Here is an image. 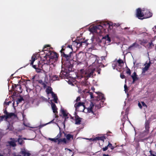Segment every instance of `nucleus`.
Returning a JSON list of instances; mask_svg holds the SVG:
<instances>
[{"mask_svg": "<svg viewBox=\"0 0 156 156\" xmlns=\"http://www.w3.org/2000/svg\"><path fill=\"white\" fill-rule=\"evenodd\" d=\"M84 103L79 102L76 103L74 105V107L76 110L80 111H83L86 113H92L94 114L93 111V108L94 107V105L92 102H90L89 107H86L84 105Z\"/></svg>", "mask_w": 156, "mask_h": 156, "instance_id": "1", "label": "nucleus"}, {"mask_svg": "<svg viewBox=\"0 0 156 156\" xmlns=\"http://www.w3.org/2000/svg\"><path fill=\"white\" fill-rule=\"evenodd\" d=\"M149 152L150 154L151 155V156H156V155L155 154H153L152 153V151L151 150H150L149 151Z\"/></svg>", "mask_w": 156, "mask_h": 156, "instance_id": "52", "label": "nucleus"}, {"mask_svg": "<svg viewBox=\"0 0 156 156\" xmlns=\"http://www.w3.org/2000/svg\"><path fill=\"white\" fill-rule=\"evenodd\" d=\"M20 154H21L23 156H30L31 155L29 151L24 148H21Z\"/></svg>", "mask_w": 156, "mask_h": 156, "instance_id": "9", "label": "nucleus"}, {"mask_svg": "<svg viewBox=\"0 0 156 156\" xmlns=\"http://www.w3.org/2000/svg\"><path fill=\"white\" fill-rule=\"evenodd\" d=\"M52 98H53V101L56 103H58L57 101L58 100L57 96L56 94H55L54 92H52L51 94Z\"/></svg>", "mask_w": 156, "mask_h": 156, "instance_id": "20", "label": "nucleus"}, {"mask_svg": "<svg viewBox=\"0 0 156 156\" xmlns=\"http://www.w3.org/2000/svg\"><path fill=\"white\" fill-rule=\"evenodd\" d=\"M142 11H144V16L146 17L145 18H148L152 16V13L151 12L148 10H143Z\"/></svg>", "mask_w": 156, "mask_h": 156, "instance_id": "14", "label": "nucleus"}, {"mask_svg": "<svg viewBox=\"0 0 156 156\" xmlns=\"http://www.w3.org/2000/svg\"><path fill=\"white\" fill-rule=\"evenodd\" d=\"M84 57V55L83 53L80 52L76 55V58L78 61L79 62L80 61L82 62L83 60Z\"/></svg>", "mask_w": 156, "mask_h": 156, "instance_id": "12", "label": "nucleus"}, {"mask_svg": "<svg viewBox=\"0 0 156 156\" xmlns=\"http://www.w3.org/2000/svg\"><path fill=\"white\" fill-rule=\"evenodd\" d=\"M103 28L104 29L105 28L102 25H98L93 27V29L95 32L98 33H100L101 32V30Z\"/></svg>", "mask_w": 156, "mask_h": 156, "instance_id": "7", "label": "nucleus"}, {"mask_svg": "<svg viewBox=\"0 0 156 156\" xmlns=\"http://www.w3.org/2000/svg\"><path fill=\"white\" fill-rule=\"evenodd\" d=\"M23 100V99L22 97L18 99V100L17 101V104H18L19 103L21 102V101Z\"/></svg>", "mask_w": 156, "mask_h": 156, "instance_id": "42", "label": "nucleus"}, {"mask_svg": "<svg viewBox=\"0 0 156 156\" xmlns=\"http://www.w3.org/2000/svg\"><path fill=\"white\" fill-rule=\"evenodd\" d=\"M15 114L13 113H8L7 115H6V119H7L9 118H11L13 116H15Z\"/></svg>", "mask_w": 156, "mask_h": 156, "instance_id": "22", "label": "nucleus"}, {"mask_svg": "<svg viewBox=\"0 0 156 156\" xmlns=\"http://www.w3.org/2000/svg\"><path fill=\"white\" fill-rule=\"evenodd\" d=\"M48 139L51 141H53L55 143H56L57 142V139H56L55 138H49Z\"/></svg>", "mask_w": 156, "mask_h": 156, "instance_id": "40", "label": "nucleus"}, {"mask_svg": "<svg viewBox=\"0 0 156 156\" xmlns=\"http://www.w3.org/2000/svg\"><path fill=\"white\" fill-rule=\"evenodd\" d=\"M109 22H104L102 24V25L103 27L105 26V27H108V24Z\"/></svg>", "mask_w": 156, "mask_h": 156, "instance_id": "35", "label": "nucleus"}, {"mask_svg": "<svg viewBox=\"0 0 156 156\" xmlns=\"http://www.w3.org/2000/svg\"><path fill=\"white\" fill-rule=\"evenodd\" d=\"M17 141L18 142L19 144L20 145H22L23 142L24 141L21 138H19L17 139Z\"/></svg>", "mask_w": 156, "mask_h": 156, "instance_id": "30", "label": "nucleus"}, {"mask_svg": "<svg viewBox=\"0 0 156 156\" xmlns=\"http://www.w3.org/2000/svg\"><path fill=\"white\" fill-rule=\"evenodd\" d=\"M35 56H34V55H33L31 57V60H30V65H32V67H33V68H34V69H37L38 68V67H37V65H33V63H34V61L35 60Z\"/></svg>", "mask_w": 156, "mask_h": 156, "instance_id": "13", "label": "nucleus"}, {"mask_svg": "<svg viewBox=\"0 0 156 156\" xmlns=\"http://www.w3.org/2000/svg\"><path fill=\"white\" fill-rule=\"evenodd\" d=\"M94 71V69H89L85 73V77L88 78L90 77H93V74Z\"/></svg>", "mask_w": 156, "mask_h": 156, "instance_id": "11", "label": "nucleus"}, {"mask_svg": "<svg viewBox=\"0 0 156 156\" xmlns=\"http://www.w3.org/2000/svg\"><path fill=\"white\" fill-rule=\"evenodd\" d=\"M57 141L58 144H61L62 142L65 144H66L67 143V140L65 138L59 139L57 140Z\"/></svg>", "mask_w": 156, "mask_h": 156, "instance_id": "19", "label": "nucleus"}, {"mask_svg": "<svg viewBox=\"0 0 156 156\" xmlns=\"http://www.w3.org/2000/svg\"><path fill=\"white\" fill-rule=\"evenodd\" d=\"M1 120H2L4 118H5L6 119V115H2L1 116Z\"/></svg>", "mask_w": 156, "mask_h": 156, "instance_id": "54", "label": "nucleus"}, {"mask_svg": "<svg viewBox=\"0 0 156 156\" xmlns=\"http://www.w3.org/2000/svg\"><path fill=\"white\" fill-rule=\"evenodd\" d=\"M38 83H40L43 86L44 88H45L46 87V83H45L44 82H43L42 80H40L38 81Z\"/></svg>", "mask_w": 156, "mask_h": 156, "instance_id": "26", "label": "nucleus"}, {"mask_svg": "<svg viewBox=\"0 0 156 156\" xmlns=\"http://www.w3.org/2000/svg\"><path fill=\"white\" fill-rule=\"evenodd\" d=\"M58 134L59 135V137L61 138L62 137V133L60 131Z\"/></svg>", "mask_w": 156, "mask_h": 156, "instance_id": "57", "label": "nucleus"}, {"mask_svg": "<svg viewBox=\"0 0 156 156\" xmlns=\"http://www.w3.org/2000/svg\"><path fill=\"white\" fill-rule=\"evenodd\" d=\"M20 154H20V152L19 153L14 152L13 153L12 155L13 156H22Z\"/></svg>", "mask_w": 156, "mask_h": 156, "instance_id": "39", "label": "nucleus"}, {"mask_svg": "<svg viewBox=\"0 0 156 156\" xmlns=\"http://www.w3.org/2000/svg\"><path fill=\"white\" fill-rule=\"evenodd\" d=\"M15 88H17L18 87H19L20 88H21L20 85L18 84H15Z\"/></svg>", "mask_w": 156, "mask_h": 156, "instance_id": "48", "label": "nucleus"}, {"mask_svg": "<svg viewBox=\"0 0 156 156\" xmlns=\"http://www.w3.org/2000/svg\"><path fill=\"white\" fill-rule=\"evenodd\" d=\"M148 45H149V48H151L152 46H154V45L153 44L152 42H149Z\"/></svg>", "mask_w": 156, "mask_h": 156, "instance_id": "44", "label": "nucleus"}, {"mask_svg": "<svg viewBox=\"0 0 156 156\" xmlns=\"http://www.w3.org/2000/svg\"><path fill=\"white\" fill-rule=\"evenodd\" d=\"M63 133L64 134L65 136L66 137L67 140L69 141H70L73 139V135L70 134H67L64 132H63Z\"/></svg>", "mask_w": 156, "mask_h": 156, "instance_id": "15", "label": "nucleus"}, {"mask_svg": "<svg viewBox=\"0 0 156 156\" xmlns=\"http://www.w3.org/2000/svg\"><path fill=\"white\" fill-rule=\"evenodd\" d=\"M73 51V49H71L68 47L65 48L64 49L63 47L62 48V49L60 51L61 53H64L65 54L71 55Z\"/></svg>", "mask_w": 156, "mask_h": 156, "instance_id": "5", "label": "nucleus"}, {"mask_svg": "<svg viewBox=\"0 0 156 156\" xmlns=\"http://www.w3.org/2000/svg\"><path fill=\"white\" fill-rule=\"evenodd\" d=\"M38 68L36 70V71L37 73H39L40 70H41V69H40L41 67V64H40L39 63L38 64Z\"/></svg>", "mask_w": 156, "mask_h": 156, "instance_id": "34", "label": "nucleus"}, {"mask_svg": "<svg viewBox=\"0 0 156 156\" xmlns=\"http://www.w3.org/2000/svg\"><path fill=\"white\" fill-rule=\"evenodd\" d=\"M104 38L109 42L111 41L110 38L108 35H107L106 36H105Z\"/></svg>", "mask_w": 156, "mask_h": 156, "instance_id": "36", "label": "nucleus"}, {"mask_svg": "<svg viewBox=\"0 0 156 156\" xmlns=\"http://www.w3.org/2000/svg\"><path fill=\"white\" fill-rule=\"evenodd\" d=\"M67 47H68L69 48H70L71 49H73L72 45H69Z\"/></svg>", "mask_w": 156, "mask_h": 156, "instance_id": "60", "label": "nucleus"}, {"mask_svg": "<svg viewBox=\"0 0 156 156\" xmlns=\"http://www.w3.org/2000/svg\"><path fill=\"white\" fill-rule=\"evenodd\" d=\"M51 79L53 81H55L56 80H58V76L56 75H53L51 77Z\"/></svg>", "mask_w": 156, "mask_h": 156, "instance_id": "23", "label": "nucleus"}, {"mask_svg": "<svg viewBox=\"0 0 156 156\" xmlns=\"http://www.w3.org/2000/svg\"><path fill=\"white\" fill-rule=\"evenodd\" d=\"M148 64H149V65L151 66V65L152 64L151 62L150 61H149V62L147 63Z\"/></svg>", "mask_w": 156, "mask_h": 156, "instance_id": "64", "label": "nucleus"}, {"mask_svg": "<svg viewBox=\"0 0 156 156\" xmlns=\"http://www.w3.org/2000/svg\"><path fill=\"white\" fill-rule=\"evenodd\" d=\"M49 54L44 57V64H52L56 61L58 58V55L55 52L49 51Z\"/></svg>", "mask_w": 156, "mask_h": 156, "instance_id": "2", "label": "nucleus"}, {"mask_svg": "<svg viewBox=\"0 0 156 156\" xmlns=\"http://www.w3.org/2000/svg\"><path fill=\"white\" fill-rule=\"evenodd\" d=\"M108 146H107L103 148H102V150H103V151H105L108 150Z\"/></svg>", "mask_w": 156, "mask_h": 156, "instance_id": "47", "label": "nucleus"}, {"mask_svg": "<svg viewBox=\"0 0 156 156\" xmlns=\"http://www.w3.org/2000/svg\"><path fill=\"white\" fill-rule=\"evenodd\" d=\"M144 65L148 69L151 66L149 65V64H147V62H146V63L144 64Z\"/></svg>", "mask_w": 156, "mask_h": 156, "instance_id": "45", "label": "nucleus"}, {"mask_svg": "<svg viewBox=\"0 0 156 156\" xmlns=\"http://www.w3.org/2000/svg\"><path fill=\"white\" fill-rule=\"evenodd\" d=\"M56 139H57V140L60 139V137H59V135L58 134L55 137Z\"/></svg>", "mask_w": 156, "mask_h": 156, "instance_id": "58", "label": "nucleus"}, {"mask_svg": "<svg viewBox=\"0 0 156 156\" xmlns=\"http://www.w3.org/2000/svg\"><path fill=\"white\" fill-rule=\"evenodd\" d=\"M142 105L144 107H145L146 108L147 107V105L144 102H141Z\"/></svg>", "mask_w": 156, "mask_h": 156, "instance_id": "53", "label": "nucleus"}, {"mask_svg": "<svg viewBox=\"0 0 156 156\" xmlns=\"http://www.w3.org/2000/svg\"><path fill=\"white\" fill-rule=\"evenodd\" d=\"M117 62L119 64V66L122 63H123V61L121 59H119L118 61Z\"/></svg>", "mask_w": 156, "mask_h": 156, "instance_id": "41", "label": "nucleus"}, {"mask_svg": "<svg viewBox=\"0 0 156 156\" xmlns=\"http://www.w3.org/2000/svg\"><path fill=\"white\" fill-rule=\"evenodd\" d=\"M51 108L52 109L53 112L55 113V114L56 115V114L58 113V112H57V108L56 107V106L55 105V104L53 103L52 102H51Z\"/></svg>", "mask_w": 156, "mask_h": 156, "instance_id": "16", "label": "nucleus"}, {"mask_svg": "<svg viewBox=\"0 0 156 156\" xmlns=\"http://www.w3.org/2000/svg\"><path fill=\"white\" fill-rule=\"evenodd\" d=\"M132 75H137L136 73L135 72H134L133 74Z\"/></svg>", "mask_w": 156, "mask_h": 156, "instance_id": "62", "label": "nucleus"}, {"mask_svg": "<svg viewBox=\"0 0 156 156\" xmlns=\"http://www.w3.org/2000/svg\"><path fill=\"white\" fill-rule=\"evenodd\" d=\"M80 97L79 96L77 97L76 99L75 100V101L76 102H77L79 101H80Z\"/></svg>", "mask_w": 156, "mask_h": 156, "instance_id": "50", "label": "nucleus"}, {"mask_svg": "<svg viewBox=\"0 0 156 156\" xmlns=\"http://www.w3.org/2000/svg\"><path fill=\"white\" fill-rule=\"evenodd\" d=\"M98 96H97L98 97V99H99V100H101V103H100L99 106H98V108H101V103L102 104H103V103H104V101H102V100H105V98L104 97V95L103 94H102V93L99 92V93H98Z\"/></svg>", "mask_w": 156, "mask_h": 156, "instance_id": "8", "label": "nucleus"}, {"mask_svg": "<svg viewBox=\"0 0 156 156\" xmlns=\"http://www.w3.org/2000/svg\"><path fill=\"white\" fill-rule=\"evenodd\" d=\"M138 105L139 107V108L140 109H141L142 108V106L141 105L140 103H138Z\"/></svg>", "mask_w": 156, "mask_h": 156, "instance_id": "56", "label": "nucleus"}, {"mask_svg": "<svg viewBox=\"0 0 156 156\" xmlns=\"http://www.w3.org/2000/svg\"><path fill=\"white\" fill-rule=\"evenodd\" d=\"M136 15L139 19L142 20L144 18H141L144 16V13L142 12L140 8H138L136 9Z\"/></svg>", "mask_w": 156, "mask_h": 156, "instance_id": "4", "label": "nucleus"}, {"mask_svg": "<svg viewBox=\"0 0 156 156\" xmlns=\"http://www.w3.org/2000/svg\"><path fill=\"white\" fill-rule=\"evenodd\" d=\"M137 75H132L131 77H132L133 80V83L136 80L138 79V78L137 77Z\"/></svg>", "mask_w": 156, "mask_h": 156, "instance_id": "28", "label": "nucleus"}, {"mask_svg": "<svg viewBox=\"0 0 156 156\" xmlns=\"http://www.w3.org/2000/svg\"><path fill=\"white\" fill-rule=\"evenodd\" d=\"M75 124H80L81 122V118H80L78 115H76L75 117Z\"/></svg>", "mask_w": 156, "mask_h": 156, "instance_id": "18", "label": "nucleus"}, {"mask_svg": "<svg viewBox=\"0 0 156 156\" xmlns=\"http://www.w3.org/2000/svg\"><path fill=\"white\" fill-rule=\"evenodd\" d=\"M140 44L144 46H145V44L147 43L148 41L147 39H143L140 41Z\"/></svg>", "mask_w": 156, "mask_h": 156, "instance_id": "21", "label": "nucleus"}, {"mask_svg": "<svg viewBox=\"0 0 156 156\" xmlns=\"http://www.w3.org/2000/svg\"><path fill=\"white\" fill-rule=\"evenodd\" d=\"M103 156H109V155L108 154H103Z\"/></svg>", "mask_w": 156, "mask_h": 156, "instance_id": "63", "label": "nucleus"}, {"mask_svg": "<svg viewBox=\"0 0 156 156\" xmlns=\"http://www.w3.org/2000/svg\"><path fill=\"white\" fill-rule=\"evenodd\" d=\"M127 69L126 71V73L127 74H128L129 75H130L131 74V72L129 69L128 67H127Z\"/></svg>", "mask_w": 156, "mask_h": 156, "instance_id": "38", "label": "nucleus"}, {"mask_svg": "<svg viewBox=\"0 0 156 156\" xmlns=\"http://www.w3.org/2000/svg\"><path fill=\"white\" fill-rule=\"evenodd\" d=\"M4 113L6 115H7V114H8V113H9L6 110H5L4 111Z\"/></svg>", "mask_w": 156, "mask_h": 156, "instance_id": "61", "label": "nucleus"}, {"mask_svg": "<svg viewBox=\"0 0 156 156\" xmlns=\"http://www.w3.org/2000/svg\"><path fill=\"white\" fill-rule=\"evenodd\" d=\"M62 56L66 58V61L65 63H67L68 62H70L71 61H72V63H73V61L72 60H71V59H72L71 58V55L68 54H65L64 53H61Z\"/></svg>", "mask_w": 156, "mask_h": 156, "instance_id": "6", "label": "nucleus"}, {"mask_svg": "<svg viewBox=\"0 0 156 156\" xmlns=\"http://www.w3.org/2000/svg\"><path fill=\"white\" fill-rule=\"evenodd\" d=\"M93 57H90V59H91V60H93L94 61V62H93L94 63L97 60V57L96 55H94Z\"/></svg>", "mask_w": 156, "mask_h": 156, "instance_id": "32", "label": "nucleus"}, {"mask_svg": "<svg viewBox=\"0 0 156 156\" xmlns=\"http://www.w3.org/2000/svg\"><path fill=\"white\" fill-rule=\"evenodd\" d=\"M120 77L122 79L125 78V75L122 73L120 74Z\"/></svg>", "mask_w": 156, "mask_h": 156, "instance_id": "49", "label": "nucleus"}, {"mask_svg": "<svg viewBox=\"0 0 156 156\" xmlns=\"http://www.w3.org/2000/svg\"><path fill=\"white\" fill-rule=\"evenodd\" d=\"M136 45L135 46V48H141V47L140 46V45L137 44L136 42H135Z\"/></svg>", "mask_w": 156, "mask_h": 156, "instance_id": "46", "label": "nucleus"}, {"mask_svg": "<svg viewBox=\"0 0 156 156\" xmlns=\"http://www.w3.org/2000/svg\"><path fill=\"white\" fill-rule=\"evenodd\" d=\"M149 122H147L145 123V127L147 131H149Z\"/></svg>", "mask_w": 156, "mask_h": 156, "instance_id": "24", "label": "nucleus"}, {"mask_svg": "<svg viewBox=\"0 0 156 156\" xmlns=\"http://www.w3.org/2000/svg\"><path fill=\"white\" fill-rule=\"evenodd\" d=\"M136 45L135 42L133 43L131 45H130L128 48V49L129 50H130L131 49V48L133 47H135V46Z\"/></svg>", "mask_w": 156, "mask_h": 156, "instance_id": "37", "label": "nucleus"}, {"mask_svg": "<svg viewBox=\"0 0 156 156\" xmlns=\"http://www.w3.org/2000/svg\"><path fill=\"white\" fill-rule=\"evenodd\" d=\"M148 69L147 67H146L145 66L143 68L142 70V74H144V73H145L146 71H147V70H148Z\"/></svg>", "mask_w": 156, "mask_h": 156, "instance_id": "33", "label": "nucleus"}, {"mask_svg": "<svg viewBox=\"0 0 156 156\" xmlns=\"http://www.w3.org/2000/svg\"><path fill=\"white\" fill-rule=\"evenodd\" d=\"M124 90L125 91V92H126V91L127 90V87L126 84H125L124 86Z\"/></svg>", "mask_w": 156, "mask_h": 156, "instance_id": "55", "label": "nucleus"}, {"mask_svg": "<svg viewBox=\"0 0 156 156\" xmlns=\"http://www.w3.org/2000/svg\"><path fill=\"white\" fill-rule=\"evenodd\" d=\"M107 146L108 147L110 148L112 150H113L114 149L115 147L113 146L112 144H111L109 141H108V144Z\"/></svg>", "mask_w": 156, "mask_h": 156, "instance_id": "31", "label": "nucleus"}, {"mask_svg": "<svg viewBox=\"0 0 156 156\" xmlns=\"http://www.w3.org/2000/svg\"><path fill=\"white\" fill-rule=\"evenodd\" d=\"M72 61L65 63V69L64 70H62L60 73V75H63L62 77L67 76L69 73L70 72L73 71V63H72Z\"/></svg>", "mask_w": 156, "mask_h": 156, "instance_id": "3", "label": "nucleus"}, {"mask_svg": "<svg viewBox=\"0 0 156 156\" xmlns=\"http://www.w3.org/2000/svg\"><path fill=\"white\" fill-rule=\"evenodd\" d=\"M86 41H85L81 42L80 43V46H81L83 43H86Z\"/></svg>", "mask_w": 156, "mask_h": 156, "instance_id": "59", "label": "nucleus"}, {"mask_svg": "<svg viewBox=\"0 0 156 156\" xmlns=\"http://www.w3.org/2000/svg\"><path fill=\"white\" fill-rule=\"evenodd\" d=\"M113 24L112 23L109 22L108 26V28L110 30H111L112 29L113 27Z\"/></svg>", "mask_w": 156, "mask_h": 156, "instance_id": "29", "label": "nucleus"}, {"mask_svg": "<svg viewBox=\"0 0 156 156\" xmlns=\"http://www.w3.org/2000/svg\"><path fill=\"white\" fill-rule=\"evenodd\" d=\"M105 139V137L103 136H101L96 137L93 138H90V140L94 142H96L97 140H101L103 142H104V140Z\"/></svg>", "mask_w": 156, "mask_h": 156, "instance_id": "10", "label": "nucleus"}, {"mask_svg": "<svg viewBox=\"0 0 156 156\" xmlns=\"http://www.w3.org/2000/svg\"><path fill=\"white\" fill-rule=\"evenodd\" d=\"M90 94V95L91 98H94V97L93 96V94L91 92H89Z\"/></svg>", "mask_w": 156, "mask_h": 156, "instance_id": "51", "label": "nucleus"}, {"mask_svg": "<svg viewBox=\"0 0 156 156\" xmlns=\"http://www.w3.org/2000/svg\"><path fill=\"white\" fill-rule=\"evenodd\" d=\"M46 91L47 92L48 94H51L53 92L52 91V89L51 87H50V88H47L46 90Z\"/></svg>", "mask_w": 156, "mask_h": 156, "instance_id": "27", "label": "nucleus"}, {"mask_svg": "<svg viewBox=\"0 0 156 156\" xmlns=\"http://www.w3.org/2000/svg\"><path fill=\"white\" fill-rule=\"evenodd\" d=\"M10 146H12L13 147H15L16 146V144L15 142L13 141H11L9 142Z\"/></svg>", "mask_w": 156, "mask_h": 156, "instance_id": "25", "label": "nucleus"}, {"mask_svg": "<svg viewBox=\"0 0 156 156\" xmlns=\"http://www.w3.org/2000/svg\"><path fill=\"white\" fill-rule=\"evenodd\" d=\"M61 112L63 115V117L65 118V120L66 119H68L69 117H68V115L69 113H66V111L63 109H62Z\"/></svg>", "mask_w": 156, "mask_h": 156, "instance_id": "17", "label": "nucleus"}, {"mask_svg": "<svg viewBox=\"0 0 156 156\" xmlns=\"http://www.w3.org/2000/svg\"><path fill=\"white\" fill-rule=\"evenodd\" d=\"M50 46L49 45H45L43 48V50L44 51H46V48L48 47H49Z\"/></svg>", "mask_w": 156, "mask_h": 156, "instance_id": "43", "label": "nucleus"}]
</instances>
